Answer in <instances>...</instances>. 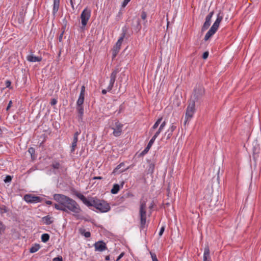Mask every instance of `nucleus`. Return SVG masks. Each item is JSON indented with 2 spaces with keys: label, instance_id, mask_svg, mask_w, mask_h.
<instances>
[{
  "label": "nucleus",
  "instance_id": "nucleus-1",
  "mask_svg": "<svg viewBox=\"0 0 261 261\" xmlns=\"http://www.w3.org/2000/svg\"><path fill=\"white\" fill-rule=\"evenodd\" d=\"M54 199L58 203L54 204L56 210L69 213V211L75 214H79L81 212L79 204L71 198L61 194H55L53 196Z\"/></svg>",
  "mask_w": 261,
  "mask_h": 261
},
{
  "label": "nucleus",
  "instance_id": "nucleus-2",
  "mask_svg": "<svg viewBox=\"0 0 261 261\" xmlns=\"http://www.w3.org/2000/svg\"><path fill=\"white\" fill-rule=\"evenodd\" d=\"M204 93L205 90L202 86L200 85L196 86L190 101H194L195 104L196 103L200 104Z\"/></svg>",
  "mask_w": 261,
  "mask_h": 261
},
{
  "label": "nucleus",
  "instance_id": "nucleus-3",
  "mask_svg": "<svg viewBox=\"0 0 261 261\" xmlns=\"http://www.w3.org/2000/svg\"><path fill=\"white\" fill-rule=\"evenodd\" d=\"M93 206L101 213H106L110 210V206L106 201L95 198Z\"/></svg>",
  "mask_w": 261,
  "mask_h": 261
},
{
  "label": "nucleus",
  "instance_id": "nucleus-4",
  "mask_svg": "<svg viewBox=\"0 0 261 261\" xmlns=\"http://www.w3.org/2000/svg\"><path fill=\"white\" fill-rule=\"evenodd\" d=\"M146 201L143 199L140 200L139 215L140 217V224L141 228L145 226L146 221Z\"/></svg>",
  "mask_w": 261,
  "mask_h": 261
},
{
  "label": "nucleus",
  "instance_id": "nucleus-5",
  "mask_svg": "<svg viewBox=\"0 0 261 261\" xmlns=\"http://www.w3.org/2000/svg\"><path fill=\"white\" fill-rule=\"evenodd\" d=\"M195 103H194V102L193 101H189L185 115L186 120L184 122L185 125H186L188 120L190 119L193 117V114L194 113L195 110Z\"/></svg>",
  "mask_w": 261,
  "mask_h": 261
},
{
  "label": "nucleus",
  "instance_id": "nucleus-6",
  "mask_svg": "<svg viewBox=\"0 0 261 261\" xmlns=\"http://www.w3.org/2000/svg\"><path fill=\"white\" fill-rule=\"evenodd\" d=\"M75 195L87 206H93L95 198L89 197L87 198L84 195L79 192H76Z\"/></svg>",
  "mask_w": 261,
  "mask_h": 261
},
{
  "label": "nucleus",
  "instance_id": "nucleus-7",
  "mask_svg": "<svg viewBox=\"0 0 261 261\" xmlns=\"http://www.w3.org/2000/svg\"><path fill=\"white\" fill-rule=\"evenodd\" d=\"M125 31L123 32L122 34H121V36L120 37V38L118 39L117 42H116L115 45L114 46L113 49V58H115V57L117 56V54L119 51V50L120 49V46L122 44V42L123 40V39L125 36Z\"/></svg>",
  "mask_w": 261,
  "mask_h": 261
},
{
  "label": "nucleus",
  "instance_id": "nucleus-8",
  "mask_svg": "<svg viewBox=\"0 0 261 261\" xmlns=\"http://www.w3.org/2000/svg\"><path fill=\"white\" fill-rule=\"evenodd\" d=\"M91 16V11L87 9H85L81 15L82 20V24L83 27H85Z\"/></svg>",
  "mask_w": 261,
  "mask_h": 261
},
{
  "label": "nucleus",
  "instance_id": "nucleus-9",
  "mask_svg": "<svg viewBox=\"0 0 261 261\" xmlns=\"http://www.w3.org/2000/svg\"><path fill=\"white\" fill-rule=\"evenodd\" d=\"M23 199L28 203H37L40 202L42 199L40 197L33 195L32 194L25 195Z\"/></svg>",
  "mask_w": 261,
  "mask_h": 261
},
{
  "label": "nucleus",
  "instance_id": "nucleus-10",
  "mask_svg": "<svg viewBox=\"0 0 261 261\" xmlns=\"http://www.w3.org/2000/svg\"><path fill=\"white\" fill-rule=\"evenodd\" d=\"M214 14V11L211 12L206 17L205 21L201 28V32H203L206 30L211 25V19Z\"/></svg>",
  "mask_w": 261,
  "mask_h": 261
},
{
  "label": "nucleus",
  "instance_id": "nucleus-11",
  "mask_svg": "<svg viewBox=\"0 0 261 261\" xmlns=\"http://www.w3.org/2000/svg\"><path fill=\"white\" fill-rule=\"evenodd\" d=\"M214 14V11L211 12L206 17L205 21L201 28V32H203L206 30L211 25V19Z\"/></svg>",
  "mask_w": 261,
  "mask_h": 261
},
{
  "label": "nucleus",
  "instance_id": "nucleus-12",
  "mask_svg": "<svg viewBox=\"0 0 261 261\" xmlns=\"http://www.w3.org/2000/svg\"><path fill=\"white\" fill-rule=\"evenodd\" d=\"M119 72V69L118 68L115 69L111 74L110 80L109 85L107 88V90L110 91L112 90L114 83L116 80L117 73Z\"/></svg>",
  "mask_w": 261,
  "mask_h": 261
},
{
  "label": "nucleus",
  "instance_id": "nucleus-13",
  "mask_svg": "<svg viewBox=\"0 0 261 261\" xmlns=\"http://www.w3.org/2000/svg\"><path fill=\"white\" fill-rule=\"evenodd\" d=\"M122 124L119 121L115 122V127H112L113 129V135L116 137L119 136L122 132Z\"/></svg>",
  "mask_w": 261,
  "mask_h": 261
},
{
  "label": "nucleus",
  "instance_id": "nucleus-14",
  "mask_svg": "<svg viewBox=\"0 0 261 261\" xmlns=\"http://www.w3.org/2000/svg\"><path fill=\"white\" fill-rule=\"evenodd\" d=\"M94 246L95 247V251L102 252L107 249L106 244L102 241H99L95 242Z\"/></svg>",
  "mask_w": 261,
  "mask_h": 261
},
{
  "label": "nucleus",
  "instance_id": "nucleus-15",
  "mask_svg": "<svg viewBox=\"0 0 261 261\" xmlns=\"http://www.w3.org/2000/svg\"><path fill=\"white\" fill-rule=\"evenodd\" d=\"M223 14L222 12H219V13L217 14V19L213 25L212 26L213 28H215L217 30H218L219 24L223 19Z\"/></svg>",
  "mask_w": 261,
  "mask_h": 261
},
{
  "label": "nucleus",
  "instance_id": "nucleus-16",
  "mask_svg": "<svg viewBox=\"0 0 261 261\" xmlns=\"http://www.w3.org/2000/svg\"><path fill=\"white\" fill-rule=\"evenodd\" d=\"M132 28L136 32H139L141 29L140 20L138 18H134L132 22Z\"/></svg>",
  "mask_w": 261,
  "mask_h": 261
},
{
  "label": "nucleus",
  "instance_id": "nucleus-17",
  "mask_svg": "<svg viewBox=\"0 0 261 261\" xmlns=\"http://www.w3.org/2000/svg\"><path fill=\"white\" fill-rule=\"evenodd\" d=\"M27 58V60L31 62H40L42 60L41 57H36L33 54L28 55Z\"/></svg>",
  "mask_w": 261,
  "mask_h": 261
},
{
  "label": "nucleus",
  "instance_id": "nucleus-18",
  "mask_svg": "<svg viewBox=\"0 0 261 261\" xmlns=\"http://www.w3.org/2000/svg\"><path fill=\"white\" fill-rule=\"evenodd\" d=\"M217 31V30L216 29L211 27L210 29L205 35L204 40L205 41L208 40Z\"/></svg>",
  "mask_w": 261,
  "mask_h": 261
},
{
  "label": "nucleus",
  "instance_id": "nucleus-19",
  "mask_svg": "<svg viewBox=\"0 0 261 261\" xmlns=\"http://www.w3.org/2000/svg\"><path fill=\"white\" fill-rule=\"evenodd\" d=\"M210 253L209 247L207 245L204 248L203 261H210Z\"/></svg>",
  "mask_w": 261,
  "mask_h": 261
},
{
  "label": "nucleus",
  "instance_id": "nucleus-20",
  "mask_svg": "<svg viewBox=\"0 0 261 261\" xmlns=\"http://www.w3.org/2000/svg\"><path fill=\"white\" fill-rule=\"evenodd\" d=\"M42 221L43 223L46 225H50L54 222L53 218L51 217L49 215L43 217L42 218Z\"/></svg>",
  "mask_w": 261,
  "mask_h": 261
},
{
  "label": "nucleus",
  "instance_id": "nucleus-21",
  "mask_svg": "<svg viewBox=\"0 0 261 261\" xmlns=\"http://www.w3.org/2000/svg\"><path fill=\"white\" fill-rule=\"evenodd\" d=\"M60 6V0H54L53 13L54 15L56 14L58 11Z\"/></svg>",
  "mask_w": 261,
  "mask_h": 261
},
{
  "label": "nucleus",
  "instance_id": "nucleus-22",
  "mask_svg": "<svg viewBox=\"0 0 261 261\" xmlns=\"http://www.w3.org/2000/svg\"><path fill=\"white\" fill-rule=\"evenodd\" d=\"M77 110L79 113V120L82 121L83 119V116L84 114V108L83 106H77Z\"/></svg>",
  "mask_w": 261,
  "mask_h": 261
},
{
  "label": "nucleus",
  "instance_id": "nucleus-23",
  "mask_svg": "<svg viewBox=\"0 0 261 261\" xmlns=\"http://www.w3.org/2000/svg\"><path fill=\"white\" fill-rule=\"evenodd\" d=\"M123 165H124L123 163H121V164H119V165H118L117 166V167L114 170L113 173H121L123 171H125V169H123L120 170V169L121 168V166H123Z\"/></svg>",
  "mask_w": 261,
  "mask_h": 261
},
{
  "label": "nucleus",
  "instance_id": "nucleus-24",
  "mask_svg": "<svg viewBox=\"0 0 261 261\" xmlns=\"http://www.w3.org/2000/svg\"><path fill=\"white\" fill-rule=\"evenodd\" d=\"M40 248V246L38 244H35L30 249V252L31 253H35L37 252Z\"/></svg>",
  "mask_w": 261,
  "mask_h": 261
},
{
  "label": "nucleus",
  "instance_id": "nucleus-25",
  "mask_svg": "<svg viewBox=\"0 0 261 261\" xmlns=\"http://www.w3.org/2000/svg\"><path fill=\"white\" fill-rule=\"evenodd\" d=\"M80 233L84 236L86 238H89L91 236V233L89 231H86V230L83 228L79 229Z\"/></svg>",
  "mask_w": 261,
  "mask_h": 261
},
{
  "label": "nucleus",
  "instance_id": "nucleus-26",
  "mask_svg": "<svg viewBox=\"0 0 261 261\" xmlns=\"http://www.w3.org/2000/svg\"><path fill=\"white\" fill-rule=\"evenodd\" d=\"M120 187L118 184L114 185L113 188L111 189V193L112 194H117L119 191Z\"/></svg>",
  "mask_w": 261,
  "mask_h": 261
},
{
  "label": "nucleus",
  "instance_id": "nucleus-27",
  "mask_svg": "<svg viewBox=\"0 0 261 261\" xmlns=\"http://www.w3.org/2000/svg\"><path fill=\"white\" fill-rule=\"evenodd\" d=\"M49 235L48 233H43L41 236V241L44 243H46L49 240Z\"/></svg>",
  "mask_w": 261,
  "mask_h": 261
},
{
  "label": "nucleus",
  "instance_id": "nucleus-28",
  "mask_svg": "<svg viewBox=\"0 0 261 261\" xmlns=\"http://www.w3.org/2000/svg\"><path fill=\"white\" fill-rule=\"evenodd\" d=\"M84 101V96H79V99L77 101V106H83Z\"/></svg>",
  "mask_w": 261,
  "mask_h": 261
},
{
  "label": "nucleus",
  "instance_id": "nucleus-29",
  "mask_svg": "<svg viewBox=\"0 0 261 261\" xmlns=\"http://www.w3.org/2000/svg\"><path fill=\"white\" fill-rule=\"evenodd\" d=\"M162 120V118H160L155 122V123L154 124L153 126L152 127V130H154L158 127V126L160 124V123H161Z\"/></svg>",
  "mask_w": 261,
  "mask_h": 261
},
{
  "label": "nucleus",
  "instance_id": "nucleus-30",
  "mask_svg": "<svg viewBox=\"0 0 261 261\" xmlns=\"http://www.w3.org/2000/svg\"><path fill=\"white\" fill-rule=\"evenodd\" d=\"M154 169V165L153 164L150 163L149 165V168L148 169V173H152L153 172Z\"/></svg>",
  "mask_w": 261,
  "mask_h": 261
},
{
  "label": "nucleus",
  "instance_id": "nucleus-31",
  "mask_svg": "<svg viewBox=\"0 0 261 261\" xmlns=\"http://www.w3.org/2000/svg\"><path fill=\"white\" fill-rule=\"evenodd\" d=\"M0 210H1V213L2 214L3 213H6L8 212V209L7 207L5 205H2L0 206Z\"/></svg>",
  "mask_w": 261,
  "mask_h": 261
},
{
  "label": "nucleus",
  "instance_id": "nucleus-32",
  "mask_svg": "<svg viewBox=\"0 0 261 261\" xmlns=\"http://www.w3.org/2000/svg\"><path fill=\"white\" fill-rule=\"evenodd\" d=\"M77 146V142H72L71 147V152H73L75 150V149Z\"/></svg>",
  "mask_w": 261,
  "mask_h": 261
},
{
  "label": "nucleus",
  "instance_id": "nucleus-33",
  "mask_svg": "<svg viewBox=\"0 0 261 261\" xmlns=\"http://www.w3.org/2000/svg\"><path fill=\"white\" fill-rule=\"evenodd\" d=\"M5 230V226L3 224L2 222L0 221V234L3 232Z\"/></svg>",
  "mask_w": 261,
  "mask_h": 261
},
{
  "label": "nucleus",
  "instance_id": "nucleus-34",
  "mask_svg": "<svg viewBox=\"0 0 261 261\" xmlns=\"http://www.w3.org/2000/svg\"><path fill=\"white\" fill-rule=\"evenodd\" d=\"M172 133L169 131V130H167L166 133H165V136L166 137V139H169L171 136H172Z\"/></svg>",
  "mask_w": 261,
  "mask_h": 261
},
{
  "label": "nucleus",
  "instance_id": "nucleus-35",
  "mask_svg": "<svg viewBox=\"0 0 261 261\" xmlns=\"http://www.w3.org/2000/svg\"><path fill=\"white\" fill-rule=\"evenodd\" d=\"M12 180V177L10 175H7L4 179V181L7 182H9Z\"/></svg>",
  "mask_w": 261,
  "mask_h": 261
},
{
  "label": "nucleus",
  "instance_id": "nucleus-36",
  "mask_svg": "<svg viewBox=\"0 0 261 261\" xmlns=\"http://www.w3.org/2000/svg\"><path fill=\"white\" fill-rule=\"evenodd\" d=\"M51 166L53 168L57 169L59 168V167L60 166V164L59 163L56 162V163H53Z\"/></svg>",
  "mask_w": 261,
  "mask_h": 261
},
{
  "label": "nucleus",
  "instance_id": "nucleus-37",
  "mask_svg": "<svg viewBox=\"0 0 261 261\" xmlns=\"http://www.w3.org/2000/svg\"><path fill=\"white\" fill-rule=\"evenodd\" d=\"M176 128V126L174 125V123H173L168 130L173 133V132L175 129Z\"/></svg>",
  "mask_w": 261,
  "mask_h": 261
},
{
  "label": "nucleus",
  "instance_id": "nucleus-38",
  "mask_svg": "<svg viewBox=\"0 0 261 261\" xmlns=\"http://www.w3.org/2000/svg\"><path fill=\"white\" fill-rule=\"evenodd\" d=\"M85 87L84 86H82L81 87V90L80 95L85 96Z\"/></svg>",
  "mask_w": 261,
  "mask_h": 261
},
{
  "label": "nucleus",
  "instance_id": "nucleus-39",
  "mask_svg": "<svg viewBox=\"0 0 261 261\" xmlns=\"http://www.w3.org/2000/svg\"><path fill=\"white\" fill-rule=\"evenodd\" d=\"M141 17L143 20H145L147 17V14H146V12L144 11H143L141 13Z\"/></svg>",
  "mask_w": 261,
  "mask_h": 261
},
{
  "label": "nucleus",
  "instance_id": "nucleus-40",
  "mask_svg": "<svg viewBox=\"0 0 261 261\" xmlns=\"http://www.w3.org/2000/svg\"><path fill=\"white\" fill-rule=\"evenodd\" d=\"M150 254H151V255L152 261H159L158 259H157L156 255L154 253H150Z\"/></svg>",
  "mask_w": 261,
  "mask_h": 261
},
{
  "label": "nucleus",
  "instance_id": "nucleus-41",
  "mask_svg": "<svg viewBox=\"0 0 261 261\" xmlns=\"http://www.w3.org/2000/svg\"><path fill=\"white\" fill-rule=\"evenodd\" d=\"M29 152L31 154V156H32L33 154L35 153V149L34 148L31 147L29 149Z\"/></svg>",
  "mask_w": 261,
  "mask_h": 261
},
{
  "label": "nucleus",
  "instance_id": "nucleus-42",
  "mask_svg": "<svg viewBox=\"0 0 261 261\" xmlns=\"http://www.w3.org/2000/svg\"><path fill=\"white\" fill-rule=\"evenodd\" d=\"M155 140V137H152V138H151V139L149 141V143H148V144L147 145H149V146H152V145L153 144V142H154V140Z\"/></svg>",
  "mask_w": 261,
  "mask_h": 261
},
{
  "label": "nucleus",
  "instance_id": "nucleus-43",
  "mask_svg": "<svg viewBox=\"0 0 261 261\" xmlns=\"http://www.w3.org/2000/svg\"><path fill=\"white\" fill-rule=\"evenodd\" d=\"M130 0H124L122 4V7L124 8L127 4L128 3V2H130Z\"/></svg>",
  "mask_w": 261,
  "mask_h": 261
},
{
  "label": "nucleus",
  "instance_id": "nucleus-44",
  "mask_svg": "<svg viewBox=\"0 0 261 261\" xmlns=\"http://www.w3.org/2000/svg\"><path fill=\"white\" fill-rule=\"evenodd\" d=\"M130 0H124L122 4V7L124 8L127 4L128 3V2H130Z\"/></svg>",
  "mask_w": 261,
  "mask_h": 261
},
{
  "label": "nucleus",
  "instance_id": "nucleus-45",
  "mask_svg": "<svg viewBox=\"0 0 261 261\" xmlns=\"http://www.w3.org/2000/svg\"><path fill=\"white\" fill-rule=\"evenodd\" d=\"M208 56V51H205L204 53H203V54L202 55V58L203 59H207Z\"/></svg>",
  "mask_w": 261,
  "mask_h": 261
},
{
  "label": "nucleus",
  "instance_id": "nucleus-46",
  "mask_svg": "<svg viewBox=\"0 0 261 261\" xmlns=\"http://www.w3.org/2000/svg\"><path fill=\"white\" fill-rule=\"evenodd\" d=\"M53 261H63L62 256H58L53 259Z\"/></svg>",
  "mask_w": 261,
  "mask_h": 261
},
{
  "label": "nucleus",
  "instance_id": "nucleus-47",
  "mask_svg": "<svg viewBox=\"0 0 261 261\" xmlns=\"http://www.w3.org/2000/svg\"><path fill=\"white\" fill-rule=\"evenodd\" d=\"M164 230H165V227L164 226H162L161 227V229H160V232H159V234L160 236H161L163 234Z\"/></svg>",
  "mask_w": 261,
  "mask_h": 261
},
{
  "label": "nucleus",
  "instance_id": "nucleus-48",
  "mask_svg": "<svg viewBox=\"0 0 261 261\" xmlns=\"http://www.w3.org/2000/svg\"><path fill=\"white\" fill-rule=\"evenodd\" d=\"M57 100L56 99H55V98H53L51 100L50 104L52 106H54V105H55L57 103Z\"/></svg>",
  "mask_w": 261,
  "mask_h": 261
},
{
  "label": "nucleus",
  "instance_id": "nucleus-49",
  "mask_svg": "<svg viewBox=\"0 0 261 261\" xmlns=\"http://www.w3.org/2000/svg\"><path fill=\"white\" fill-rule=\"evenodd\" d=\"M148 150L147 149H146L145 148L144 149V150L143 151H142L141 152V153H140L139 156H142V155H144V154H145L146 153H147L148 152Z\"/></svg>",
  "mask_w": 261,
  "mask_h": 261
},
{
  "label": "nucleus",
  "instance_id": "nucleus-50",
  "mask_svg": "<svg viewBox=\"0 0 261 261\" xmlns=\"http://www.w3.org/2000/svg\"><path fill=\"white\" fill-rule=\"evenodd\" d=\"M12 103V101H11V100H10V101L9 102V103H8V106H7V108H6V110H7V111H8V110L10 109V108L11 107Z\"/></svg>",
  "mask_w": 261,
  "mask_h": 261
},
{
  "label": "nucleus",
  "instance_id": "nucleus-51",
  "mask_svg": "<svg viewBox=\"0 0 261 261\" xmlns=\"http://www.w3.org/2000/svg\"><path fill=\"white\" fill-rule=\"evenodd\" d=\"M124 255V253L122 252L121 253L119 256L118 257H117V259H116V261H118L119 259H120V258Z\"/></svg>",
  "mask_w": 261,
  "mask_h": 261
},
{
  "label": "nucleus",
  "instance_id": "nucleus-52",
  "mask_svg": "<svg viewBox=\"0 0 261 261\" xmlns=\"http://www.w3.org/2000/svg\"><path fill=\"white\" fill-rule=\"evenodd\" d=\"M81 133V131L80 130L79 132L77 131L74 134V137H77L78 138V136L79 135V134Z\"/></svg>",
  "mask_w": 261,
  "mask_h": 261
},
{
  "label": "nucleus",
  "instance_id": "nucleus-53",
  "mask_svg": "<svg viewBox=\"0 0 261 261\" xmlns=\"http://www.w3.org/2000/svg\"><path fill=\"white\" fill-rule=\"evenodd\" d=\"M11 85V82L10 81H7L6 82V85L7 87H9Z\"/></svg>",
  "mask_w": 261,
  "mask_h": 261
},
{
  "label": "nucleus",
  "instance_id": "nucleus-54",
  "mask_svg": "<svg viewBox=\"0 0 261 261\" xmlns=\"http://www.w3.org/2000/svg\"><path fill=\"white\" fill-rule=\"evenodd\" d=\"M63 32L62 33H61L60 34V35L59 36V41L60 42H61L62 41V37H63Z\"/></svg>",
  "mask_w": 261,
  "mask_h": 261
},
{
  "label": "nucleus",
  "instance_id": "nucleus-55",
  "mask_svg": "<svg viewBox=\"0 0 261 261\" xmlns=\"http://www.w3.org/2000/svg\"><path fill=\"white\" fill-rule=\"evenodd\" d=\"M165 125H166V122H165V121H164V122H163L161 124V125H160V127H161L162 128H163L165 127Z\"/></svg>",
  "mask_w": 261,
  "mask_h": 261
},
{
  "label": "nucleus",
  "instance_id": "nucleus-56",
  "mask_svg": "<svg viewBox=\"0 0 261 261\" xmlns=\"http://www.w3.org/2000/svg\"><path fill=\"white\" fill-rule=\"evenodd\" d=\"M45 203L48 205H51L52 204L53 202L49 200H46L45 201Z\"/></svg>",
  "mask_w": 261,
  "mask_h": 261
},
{
  "label": "nucleus",
  "instance_id": "nucleus-57",
  "mask_svg": "<svg viewBox=\"0 0 261 261\" xmlns=\"http://www.w3.org/2000/svg\"><path fill=\"white\" fill-rule=\"evenodd\" d=\"M102 177L101 176H95L93 177V179H101Z\"/></svg>",
  "mask_w": 261,
  "mask_h": 261
},
{
  "label": "nucleus",
  "instance_id": "nucleus-58",
  "mask_svg": "<svg viewBox=\"0 0 261 261\" xmlns=\"http://www.w3.org/2000/svg\"><path fill=\"white\" fill-rule=\"evenodd\" d=\"M160 134V133L159 132H156L155 134L154 135V136H153V137H155V138L156 139L157 138V137L158 136V135Z\"/></svg>",
  "mask_w": 261,
  "mask_h": 261
},
{
  "label": "nucleus",
  "instance_id": "nucleus-59",
  "mask_svg": "<svg viewBox=\"0 0 261 261\" xmlns=\"http://www.w3.org/2000/svg\"><path fill=\"white\" fill-rule=\"evenodd\" d=\"M77 140H78V138L77 137L73 136V139L72 142H77Z\"/></svg>",
  "mask_w": 261,
  "mask_h": 261
},
{
  "label": "nucleus",
  "instance_id": "nucleus-60",
  "mask_svg": "<svg viewBox=\"0 0 261 261\" xmlns=\"http://www.w3.org/2000/svg\"><path fill=\"white\" fill-rule=\"evenodd\" d=\"M107 91H108V90H105V89H103L102 90V94H106L107 92Z\"/></svg>",
  "mask_w": 261,
  "mask_h": 261
},
{
  "label": "nucleus",
  "instance_id": "nucleus-61",
  "mask_svg": "<svg viewBox=\"0 0 261 261\" xmlns=\"http://www.w3.org/2000/svg\"><path fill=\"white\" fill-rule=\"evenodd\" d=\"M70 4L72 6V8H73V9H74V6H73V1L72 0H70Z\"/></svg>",
  "mask_w": 261,
  "mask_h": 261
},
{
  "label": "nucleus",
  "instance_id": "nucleus-62",
  "mask_svg": "<svg viewBox=\"0 0 261 261\" xmlns=\"http://www.w3.org/2000/svg\"><path fill=\"white\" fill-rule=\"evenodd\" d=\"M151 147V146L147 145V146L146 147L145 149H147L148 151H149V150L150 149Z\"/></svg>",
  "mask_w": 261,
  "mask_h": 261
},
{
  "label": "nucleus",
  "instance_id": "nucleus-63",
  "mask_svg": "<svg viewBox=\"0 0 261 261\" xmlns=\"http://www.w3.org/2000/svg\"><path fill=\"white\" fill-rule=\"evenodd\" d=\"M110 259V256L109 255H107L106 256V260H109Z\"/></svg>",
  "mask_w": 261,
  "mask_h": 261
},
{
  "label": "nucleus",
  "instance_id": "nucleus-64",
  "mask_svg": "<svg viewBox=\"0 0 261 261\" xmlns=\"http://www.w3.org/2000/svg\"><path fill=\"white\" fill-rule=\"evenodd\" d=\"M163 128H162L161 127H159L158 132H159L160 133H161V130H162Z\"/></svg>",
  "mask_w": 261,
  "mask_h": 261
}]
</instances>
